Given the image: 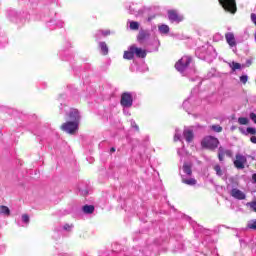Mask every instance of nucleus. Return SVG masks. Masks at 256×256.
<instances>
[{
    "label": "nucleus",
    "mask_w": 256,
    "mask_h": 256,
    "mask_svg": "<svg viewBox=\"0 0 256 256\" xmlns=\"http://www.w3.org/2000/svg\"><path fill=\"white\" fill-rule=\"evenodd\" d=\"M68 117L69 119H71V121L65 122L61 126V129L62 131H65V133L73 135V133H75V131L79 129V121H81V114H79V110L71 108Z\"/></svg>",
    "instance_id": "nucleus-1"
},
{
    "label": "nucleus",
    "mask_w": 256,
    "mask_h": 256,
    "mask_svg": "<svg viewBox=\"0 0 256 256\" xmlns=\"http://www.w3.org/2000/svg\"><path fill=\"white\" fill-rule=\"evenodd\" d=\"M191 167V163L185 162L182 166V169L180 170V177L184 185H189L190 187H193L197 185V180L193 178V170L191 169Z\"/></svg>",
    "instance_id": "nucleus-2"
},
{
    "label": "nucleus",
    "mask_w": 256,
    "mask_h": 256,
    "mask_svg": "<svg viewBox=\"0 0 256 256\" xmlns=\"http://www.w3.org/2000/svg\"><path fill=\"white\" fill-rule=\"evenodd\" d=\"M192 59L190 56H183L176 64L175 68L183 75L184 77L187 75H193L195 73V69L191 68Z\"/></svg>",
    "instance_id": "nucleus-3"
},
{
    "label": "nucleus",
    "mask_w": 256,
    "mask_h": 256,
    "mask_svg": "<svg viewBox=\"0 0 256 256\" xmlns=\"http://www.w3.org/2000/svg\"><path fill=\"white\" fill-rule=\"evenodd\" d=\"M196 55H198L200 59H204V61H208L209 63L213 61V59H217V51L211 45H205L198 48L196 50Z\"/></svg>",
    "instance_id": "nucleus-4"
},
{
    "label": "nucleus",
    "mask_w": 256,
    "mask_h": 256,
    "mask_svg": "<svg viewBox=\"0 0 256 256\" xmlns=\"http://www.w3.org/2000/svg\"><path fill=\"white\" fill-rule=\"evenodd\" d=\"M134 95L135 93L133 92H124L121 95V100H120V104L122 105V107H124L125 109H131V107H133Z\"/></svg>",
    "instance_id": "nucleus-5"
},
{
    "label": "nucleus",
    "mask_w": 256,
    "mask_h": 256,
    "mask_svg": "<svg viewBox=\"0 0 256 256\" xmlns=\"http://www.w3.org/2000/svg\"><path fill=\"white\" fill-rule=\"evenodd\" d=\"M201 144L202 147H204L205 149H211L213 151L217 149V147H219V139L212 136H208L202 140Z\"/></svg>",
    "instance_id": "nucleus-6"
},
{
    "label": "nucleus",
    "mask_w": 256,
    "mask_h": 256,
    "mask_svg": "<svg viewBox=\"0 0 256 256\" xmlns=\"http://www.w3.org/2000/svg\"><path fill=\"white\" fill-rule=\"evenodd\" d=\"M219 3L228 13H232V15L237 13V3L235 0H219Z\"/></svg>",
    "instance_id": "nucleus-7"
},
{
    "label": "nucleus",
    "mask_w": 256,
    "mask_h": 256,
    "mask_svg": "<svg viewBox=\"0 0 256 256\" xmlns=\"http://www.w3.org/2000/svg\"><path fill=\"white\" fill-rule=\"evenodd\" d=\"M149 39H151V32L149 30L141 29L137 36L138 43H140V45H145V47H149V45H151Z\"/></svg>",
    "instance_id": "nucleus-8"
},
{
    "label": "nucleus",
    "mask_w": 256,
    "mask_h": 256,
    "mask_svg": "<svg viewBox=\"0 0 256 256\" xmlns=\"http://www.w3.org/2000/svg\"><path fill=\"white\" fill-rule=\"evenodd\" d=\"M126 9L129 15H135V17H139V15H143V8H139V3L130 2L126 4Z\"/></svg>",
    "instance_id": "nucleus-9"
},
{
    "label": "nucleus",
    "mask_w": 256,
    "mask_h": 256,
    "mask_svg": "<svg viewBox=\"0 0 256 256\" xmlns=\"http://www.w3.org/2000/svg\"><path fill=\"white\" fill-rule=\"evenodd\" d=\"M245 165H247V156L237 153L236 159L234 160V166L236 169H245Z\"/></svg>",
    "instance_id": "nucleus-10"
},
{
    "label": "nucleus",
    "mask_w": 256,
    "mask_h": 256,
    "mask_svg": "<svg viewBox=\"0 0 256 256\" xmlns=\"http://www.w3.org/2000/svg\"><path fill=\"white\" fill-rule=\"evenodd\" d=\"M168 19L172 23H181L183 21L184 17L183 15H180L176 10H169L168 11Z\"/></svg>",
    "instance_id": "nucleus-11"
},
{
    "label": "nucleus",
    "mask_w": 256,
    "mask_h": 256,
    "mask_svg": "<svg viewBox=\"0 0 256 256\" xmlns=\"http://www.w3.org/2000/svg\"><path fill=\"white\" fill-rule=\"evenodd\" d=\"M230 195L231 197H233L234 199H237L238 201H243L244 199L247 198V195L245 194V192L239 190L238 188H233L230 191Z\"/></svg>",
    "instance_id": "nucleus-12"
},
{
    "label": "nucleus",
    "mask_w": 256,
    "mask_h": 256,
    "mask_svg": "<svg viewBox=\"0 0 256 256\" xmlns=\"http://www.w3.org/2000/svg\"><path fill=\"white\" fill-rule=\"evenodd\" d=\"M225 39L229 47H237V41L235 40V34H233V32L226 33Z\"/></svg>",
    "instance_id": "nucleus-13"
},
{
    "label": "nucleus",
    "mask_w": 256,
    "mask_h": 256,
    "mask_svg": "<svg viewBox=\"0 0 256 256\" xmlns=\"http://www.w3.org/2000/svg\"><path fill=\"white\" fill-rule=\"evenodd\" d=\"M132 49H134V55L136 57H140L141 59H145L147 57V52L141 48L132 46Z\"/></svg>",
    "instance_id": "nucleus-14"
},
{
    "label": "nucleus",
    "mask_w": 256,
    "mask_h": 256,
    "mask_svg": "<svg viewBox=\"0 0 256 256\" xmlns=\"http://www.w3.org/2000/svg\"><path fill=\"white\" fill-rule=\"evenodd\" d=\"M184 139L187 141V143H191L193 141V130L189 128H185L183 132Z\"/></svg>",
    "instance_id": "nucleus-15"
},
{
    "label": "nucleus",
    "mask_w": 256,
    "mask_h": 256,
    "mask_svg": "<svg viewBox=\"0 0 256 256\" xmlns=\"http://www.w3.org/2000/svg\"><path fill=\"white\" fill-rule=\"evenodd\" d=\"M183 109L189 113L191 111V108L193 107V97H189L186 99L182 104Z\"/></svg>",
    "instance_id": "nucleus-16"
},
{
    "label": "nucleus",
    "mask_w": 256,
    "mask_h": 256,
    "mask_svg": "<svg viewBox=\"0 0 256 256\" xmlns=\"http://www.w3.org/2000/svg\"><path fill=\"white\" fill-rule=\"evenodd\" d=\"M135 57V51L133 49V46H130L129 51H125L123 55V59H128V61H131Z\"/></svg>",
    "instance_id": "nucleus-17"
},
{
    "label": "nucleus",
    "mask_w": 256,
    "mask_h": 256,
    "mask_svg": "<svg viewBox=\"0 0 256 256\" xmlns=\"http://www.w3.org/2000/svg\"><path fill=\"white\" fill-rule=\"evenodd\" d=\"M158 31L160 35H167L170 31L169 25L162 24L158 26Z\"/></svg>",
    "instance_id": "nucleus-18"
},
{
    "label": "nucleus",
    "mask_w": 256,
    "mask_h": 256,
    "mask_svg": "<svg viewBox=\"0 0 256 256\" xmlns=\"http://www.w3.org/2000/svg\"><path fill=\"white\" fill-rule=\"evenodd\" d=\"M128 23L131 31H139V27H140L139 22L129 20Z\"/></svg>",
    "instance_id": "nucleus-19"
},
{
    "label": "nucleus",
    "mask_w": 256,
    "mask_h": 256,
    "mask_svg": "<svg viewBox=\"0 0 256 256\" xmlns=\"http://www.w3.org/2000/svg\"><path fill=\"white\" fill-rule=\"evenodd\" d=\"M99 47L101 50V53L104 55H108L109 54V47L107 46V43L105 42H100L99 43Z\"/></svg>",
    "instance_id": "nucleus-20"
},
{
    "label": "nucleus",
    "mask_w": 256,
    "mask_h": 256,
    "mask_svg": "<svg viewBox=\"0 0 256 256\" xmlns=\"http://www.w3.org/2000/svg\"><path fill=\"white\" fill-rule=\"evenodd\" d=\"M82 210L84 213H86V215H91V213H93V211H95V206L85 205L82 207Z\"/></svg>",
    "instance_id": "nucleus-21"
},
{
    "label": "nucleus",
    "mask_w": 256,
    "mask_h": 256,
    "mask_svg": "<svg viewBox=\"0 0 256 256\" xmlns=\"http://www.w3.org/2000/svg\"><path fill=\"white\" fill-rule=\"evenodd\" d=\"M29 221H30L29 215L23 214L22 215V224H19L20 227H27V225H29Z\"/></svg>",
    "instance_id": "nucleus-22"
},
{
    "label": "nucleus",
    "mask_w": 256,
    "mask_h": 256,
    "mask_svg": "<svg viewBox=\"0 0 256 256\" xmlns=\"http://www.w3.org/2000/svg\"><path fill=\"white\" fill-rule=\"evenodd\" d=\"M11 214V210L7 206H0V215L9 216Z\"/></svg>",
    "instance_id": "nucleus-23"
},
{
    "label": "nucleus",
    "mask_w": 256,
    "mask_h": 256,
    "mask_svg": "<svg viewBox=\"0 0 256 256\" xmlns=\"http://www.w3.org/2000/svg\"><path fill=\"white\" fill-rule=\"evenodd\" d=\"M247 227L248 229H252L253 231H256V219H252L248 221Z\"/></svg>",
    "instance_id": "nucleus-24"
},
{
    "label": "nucleus",
    "mask_w": 256,
    "mask_h": 256,
    "mask_svg": "<svg viewBox=\"0 0 256 256\" xmlns=\"http://www.w3.org/2000/svg\"><path fill=\"white\" fill-rule=\"evenodd\" d=\"M111 34V30H99L96 33V37H99V35H103V37H107V35Z\"/></svg>",
    "instance_id": "nucleus-25"
},
{
    "label": "nucleus",
    "mask_w": 256,
    "mask_h": 256,
    "mask_svg": "<svg viewBox=\"0 0 256 256\" xmlns=\"http://www.w3.org/2000/svg\"><path fill=\"white\" fill-rule=\"evenodd\" d=\"M214 171L216 172V175H218V177H223V170L218 164L214 166Z\"/></svg>",
    "instance_id": "nucleus-26"
},
{
    "label": "nucleus",
    "mask_w": 256,
    "mask_h": 256,
    "mask_svg": "<svg viewBox=\"0 0 256 256\" xmlns=\"http://www.w3.org/2000/svg\"><path fill=\"white\" fill-rule=\"evenodd\" d=\"M239 125H248L249 124V118L247 117H240L238 118Z\"/></svg>",
    "instance_id": "nucleus-27"
},
{
    "label": "nucleus",
    "mask_w": 256,
    "mask_h": 256,
    "mask_svg": "<svg viewBox=\"0 0 256 256\" xmlns=\"http://www.w3.org/2000/svg\"><path fill=\"white\" fill-rule=\"evenodd\" d=\"M230 67L232 71H237V69H241V64L237 62H232V64H230Z\"/></svg>",
    "instance_id": "nucleus-28"
},
{
    "label": "nucleus",
    "mask_w": 256,
    "mask_h": 256,
    "mask_svg": "<svg viewBox=\"0 0 256 256\" xmlns=\"http://www.w3.org/2000/svg\"><path fill=\"white\" fill-rule=\"evenodd\" d=\"M212 131H215V133H221L223 131V127L220 125H212L211 126Z\"/></svg>",
    "instance_id": "nucleus-29"
},
{
    "label": "nucleus",
    "mask_w": 256,
    "mask_h": 256,
    "mask_svg": "<svg viewBox=\"0 0 256 256\" xmlns=\"http://www.w3.org/2000/svg\"><path fill=\"white\" fill-rule=\"evenodd\" d=\"M246 207H250V209L256 213V201L248 202Z\"/></svg>",
    "instance_id": "nucleus-30"
},
{
    "label": "nucleus",
    "mask_w": 256,
    "mask_h": 256,
    "mask_svg": "<svg viewBox=\"0 0 256 256\" xmlns=\"http://www.w3.org/2000/svg\"><path fill=\"white\" fill-rule=\"evenodd\" d=\"M174 141H181V131L179 129H176Z\"/></svg>",
    "instance_id": "nucleus-31"
},
{
    "label": "nucleus",
    "mask_w": 256,
    "mask_h": 256,
    "mask_svg": "<svg viewBox=\"0 0 256 256\" xmlns=\"http://www.w3.org/2000/svg\"><path fill=\"white\" fill-rule=\"evenodd\" d=\"M213 41L217 42V41H223V35L217 33L213 36Z\"/></svg>",
    "instance_id": "nucleus-32"
},
{
    "label": "nucleus",
    "mask_w": 256,
    "mask_h": 256,
    "mask_svg": "<svg viewBox=\"0 0 256 256\" xmlns=\"http://www.w3.org/2000/svg\"><path fill=\"white\" fill-rule=\"evenodd\" d=\"M240 81H241V83H243V85H245V83H247V81H249V76H247V75L240 76Z\"/></svg>",
    "instance_id": "nucleus-33"
},
{
    "label": "nucleus",
    "mask_w": 256,
    "mask_h": 256,
    "mask_svg": "<svg viewBox=\"0 0 256 256\" xmlns=\"http://www.w3.org/2000/svg\"><path fill=\"white\" fill-rule=\"evenodd\" d=\"M130 125L133 129H135V131H139V126L137 125L135 120H130Z\"/></svg>",
    "instance_id": "nucleus-34"
},
{
    "label": "nucleus",
    "mask_w": 256,
    "mask_h": 256,
    "mask_svg": "<svg viewBox=\"0 0 256 256\" xmlns=\"http://www.w3.org/2000/svg\"><path fill=\"white\" fill-rule=\"evenodd\" d=\"M130 125L133 129H135V131H139V126L137 125L135 120H130Z\"/></svg>",
    "instance_id": "nucleus-35"
},
{
    "label": "nucleus",
    "mask_w": 256,
    "mask_h": 256,
    "mask_svg": "<svg viewBox=\"0 0 256 256\" xmlns=\"http://www.w3.org/2000/svg\"><path fill=\"white\" fill-rule=\"evenodd\" d=\"M246 132L249 133L250 135H256V129L253 127H248L246 129Z\"/></svg>",
    "instance_id": "nucleus-36"
},
{
    "label": "nucleus",
    "mask_w": 256,
    "mask_h": 256,
    "mask_svg": "<svg viewBox=\"0 0 256 256\" xmlns=\"http://www.w3.org/2000/svg\"><path fill=\"white\" fill-rule=\"evenodd\" d=\"M64 231H71L73 229V225L65 224L63 226Z\"/></svg>",
    "instance_id": "nucleus-37"
},
{
    "label": "nucleus",
    "mask_w": 256,
    "mask_h": 256,
    "mask_svg": "<svg viewBox=\"0 0 256 256\" xmlns=\"http://www.w3.org/2000/svg\"><path fill=\"white\" fill-rule=\"evenodd\" d=\"M225 148H223L222 146H220L219 148H218V155H225Z\"/></svg>",
    "instance_id": "nucleus-38"
},
{
    "label": "nucleus",
    "mask_w": 256,
    "mask_h": 256,
    "mask_svg": "<svg viewBox=\"0 0 256 256\" xmlns=\"http://www.w3.org/2000/svg\"><path fill=\"white\" fill-rule=\"evenodd\" d=\"M250 119H251V121H253V123H255L256 124V114L255 113H250Z\"/></svg>",
    "instance_id": "nucleus-39"
},
{
    "label": "nucleus",
    "mask_w": 256,
    "mask_h": 256,
    "mask_svg": "<svg viewBox=\"0 0 256 256\" xmlns=\"http://www.w3.org/2000/svg\"><path fill=\"white\" fill-rule=\"evenodd\" d=\"M251 21H252V23H254V25H256V14L255 13L251 14Z\"/></svg>",
    "instance_id": "nucleus-40"
},
{
    "label": "nucleus",
    "mask_w": 256,
    "mask_h": 256,
    "mask_svg": "<svg viewBox=\"0 0 256 256\" xmlns=\"http://www.w3.org/2000/svg\"><path fill=\"white\" fill-rule=\"evenodd\" d=\"M154 43H156L155 51H158L159 45H161V43L159 42V39H155V40H154Z\"/></svg>",
    "instance_id": "nucleus-41"
},
{
    "label": "nucleus",
    "mask_w": 256,
    "mask_h": 256,
    "mask_svg": "<svg viewBox=\"0 0 256 256\" xmlns=\"http://www.w3.org/2000/svg\"><path fill=\"white\" fill-rule=\"evenodd\" d=\"M123 113H124V115H128V116L131 115V112H129V108H125V107H124Z\"/></svg>",
    "instance_id": "nucleus-42"
},
{
    "label": "nucleus",
    "mask_w": 256,
    "mask_h": 256,
    "mask_svg": "<svg viewBox=\"0 0 256 256\" xmlns=\"http://www.w3.org/2000/svg\"><path fill=\"white\" fill-rule=\"evenodd\" d=\"M225 155H227V157H231V155H233V152L231 150H226Z\"/></svg>",
    "instance_id": "nucleus-43"
},
{
    "label": "nucleus",
    "mask_w": 256,
    "mask_h": 256,
    "mask_svg": "<svg viewBox=\"0 0 256 256\" xmlns=\"http://www.w3.org/2000/svg\"><path fill=\"white\" fill-rule=\"evenodd\" d=\"M224 157H225V155H223V154H218V159H219V161H223Z\"/></svg>",
    "instance_id": "nucleus-44"
},
{
    "label": "nucleus",
    "mask_w": 256,
    "mask_h": 256,
    "mask_svg": "<svg viewBox=\"0 0 256 256\" xmlns=\"http://www.w3.org/2000/svg\"><path fill=\"white\" fill-rule=\"evenodd\" d=\"M250 140H251V143H255V144H256V136H252V137L250 138Z\"/></svg>",
    "instance_id": "nucleus-45"
},
{
    "label": "nucleus",
    "mask_w": 256,
    "mask_h": 256,
    "mask_svg": "<svg viewBox=\"0 0 256 256\" xmlns=\"http://www.w3.org/2000/svg\"><path fill=\"white\" fill-rule=\"evenodd\" d=\"M252 182H253V183H256V174H253V175H252Z\"/></svg>",
    "instance_id": "nucleus-46"
},
{
    "label": "nucleus",
    "mask_w": 256,
    "mask_h": 256,
    "mask_svg": "<svg viewBox=\"0 0 256 256\" xmlns=\"http://www.w3.org/2000/svg\"><path fill=\"white\" fill-rule=\"evenodd\" d=\"M110 153H115V147H112V148L110 149Z\"/></svg>",
    "instance_id": "nucleus-47"
},
{
    "label": "nucleus",
    "mask_w": 256,
    "mask_h": 256,
    "mask_svg": "<svg viewBox=\"0 0 256 256\" xmlns=\"http://www.w3.org/2000/svg\"><path fill=\"white\" fill-rule=\"evenodd\" d=\"M58 27H63V22H59Z\"/></svg>",
    "instance_id": "nucleus-48"
},
{
    "label": "nucleus",
    "mask_w": 256,
    "mask_h": 256,
    "mask_svg": "<svg viewBox=\"0 0 256 256\" xmlns=\"http://www.w3.org/2000/svg\"><path fill=\"white\" fill-rule=\"evenodd\" d=\"M51 25H53V21L48 23V27H51Z\"/></svg>",
    "instance_id": "nucleus-49"
},
{
    "label": "nucleus",
    "mask_w": 256,
    "mask_h": 256,
    "mask_svg": "<svg viewBox=\"0 0 256 256\" xmlns=\"http://www.w3.org/2000/svg\"><path fill=\"white\" fill-rule=\"evenodd\" d=\"M178 155H181V150H178Z\"/></svg>",
    "instance_id": "nucleus-50"
},
{
    "label": "nucleus",
    "mask_w": 256,
    "mask_h": 256,
    "mask_svg": "<svg viewBox=\"0 0 256 256\" xmlns=\"http://www.w3.org/2000/svg\"><path fill=\"white\" fill-rule=\"evenodd\" d=\"M251 159L255 160V159H256V157H255V156H253V157H251Z\"/></svg>",
    "instance_id": "nucleus-51"
},
{
    "label": "nucleus",
    "mask_w": 256,
    "mask_h": 256,
    "mask_svg": "<svg viewBox=\"0 0 256 256\" xmlns=\"http://www.w3.org/2000/svg\"><path fill=\"white\" fill-rule=\"evenodd\" d=\"M191 81H195V78H192Z\"/></svg>",
    "instance_id": "nucleus-52"
},
{
    "label": "nucleus",
    "mask_w": 256,
    "mask_h": 256,
    "mask_svg": "<svg viewBox=\"0 0 256 256\" xmlns=\"http://www.w3.org/2000/svg\"><path fill=\"white\" fill-rule=\"evenodd\" d=\"M148 21H151V18H148Z\"/></svg>",
    "instance_id": "nucleus-53"
}]
</instances>
